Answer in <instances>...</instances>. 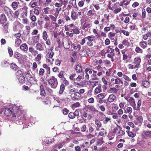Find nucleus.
Segmentation results:
<instances>
[{"mask_svg":"<svg viewBox=\"0 0 151 151\" xmlns=\"http://www.w3.org/2000/svg\"><path fill=\"white\" fill-rule=\"evenodd\" d=\"M48 82L51 87L52 88L55 89L58 86L57 80L54 76H52L48 80Z\"/></svg>","mask_w":151,"mask_h":151,"instance_id":"nucleus-1","label":"nucleus"},{"mask_svg":"<svg viewBox=\"0 0 151 151\" xmlns=\"http://www.w3.org/2000/svg\"><path fill=\"white\" fill-rule=\"evenodd\" d=\"M27 78L28 82L30 83L35 84L37 83V81L32 76L29 77L28 76V78Z\"/></svg>","mask_w":151,"mask_h":151,"instance_id":"nucleus-2","label":"nucleus"},{"mask_svg":"<svg viewBox=\"0 0 151 151\" xmlns=\"http://www.w3.org/2000/svg\"><path fill=\"white\" fill-rule=\"evenodd\" d=\"M20 23L19 22L16 21L13 23V30L16 31L19 29Z\"/></svg>","mask_w":151,"mask_h":151,"instance_id":"nucleus-3","label":"nucleus"},{"mask_svg":"<svg viewBox=\"0 0 151 151\" xmlns=\"http://www.w3.org/2000/svg\"><path fill=\"white\" fill-rule=\"evenodd\" d=\"M45 46V44H41L40 43H38L36 44L35 47L37 50L42 51L44 50Z\"/></svg>","mask_w":151,"mask_h":151,"instance_id":"nucleus-4","label":"nucleus"},{"mask_svg":"<svg viewBox=\"0 0 151 151\" xmlns=\"http://www.w3.org/2000/svg\"><path fill=\"white\" fill-rule=\"evenodd\" d=\"M20 49L26 52L28 50V47L26 43L22 44L20 47Z\"/></svg>","mask_w":151,"mask_h":151,"instance_id":"nucleus-5","label":"nucleus"},{"mask_svg":"<svg viewBox=\"0 0 151 151\" xmlns=\"http://www.w3.org/2000/svg\"><path fill=\"white\" fill-rule=\"evenodd\" d=\"M22 56V55L18 52H16L14 53V58H16L19 61H20L21 60V58Z\"/></svg>","mask_w":151,"mask_h":151,"instance_id":"nucleus-6","label":"nucleus"},{"mask_svg":"<svg viewBox=\"0 0 151 151\" xmlns=\"http://www.w3.org/2000/svg\"><path fill=\"white\" fill-rule=\"evenodd\" d=\"M6 18L4 14H2L0 16V22L1 24H4V23H5L6 21Z\"/></svg>","mask_w":151,"mask_h":151,"instance_id":"nucleus-7","label":"nucleus"},{"mask_svg":"<svg viewBox=\"0 0 151 151\" xmlns=\"http://www.w3.org/2000/svg\"><path fill=\"white\" fill-rule=\"evenodd\" d=\"M143 136L145 138L150 137L151 136V131H144Z\"/></svg>","mask_w":151,"mask_h":151,"instance_id":"nucleus-8","label":"nucleus"},{"mask_svg":"<svg viewBox=\"0 0 151 151\" xmlns=\"http://www.w3.org/2000/svg\"><path fill=\"white\" fill-rule=\"evenodd\" d=\"M115 98L116 96H115L113 94H111L109 96L107 101L110 103L112 102Z\"/></svg>","mask_w":151,"mask_h":151,"instance_id":"nucleus-9","label":"nucleus"},{"mask_svg":"<svg viewBox=\"0 0 151 151\" xmlns=\"http://www.w3.org/2000/svg\"><path fill=\"white\" fill-rule=\"evenodd\" d=\"M19 4V2L14 1L12 3L11 6L14 10H16L18 7V4Z\"/></svg>","mask_w":151,"mask_h":151,"instance_id":"nucleus-10","label":"nucleus"},{"mask_svg":"<svg viewBox=\"0 0 151 151\" xmlns=\"http://www.w3.org/2000/svg\"><path fill=\"white\" fill-rule=\"evenodd\" d=\"M63 45L64 48L66 49H68L70 47V45L68 40L64 42L63 43Z\"/></svg>","mask_w":151,"mask_h":151,"instance_id":"nucleus-11","label":"nucleus"},{"mask_svg":"<svg viewBox=\"0 0 151 151\" xmlns=\"http://www.w3.org/2000/svg\"><path fill=\"white\" fill-rule=\"evenodd\" d=\"M140 46L142 48L145 49L146 48L147 45V44L146 41H142L139 42Z\"/></svg>","mask_w":151,"mask_h":151,"instance_id":"nucleus-12","label":"nucleus"},{"mask_svg":"<svg viewBox=\"0 0 151 151\" xmlns=\"http://www.w3.org/2000/svg\"><path fill=\"white\" fill-rule=\"evenodd\" d=\"M71 17L73 21H75L78 18V16L76 12L72 11Z\"/></svg>","mask_w":151,"mask_h":151,"instance_id":"nucleus-13","label":"nucleus"},{"mask_svg":"<svg viewBox=\"0 0 151 151\" xmlns=\"http://www.w3.org/2000/svg\"><path fill=\"white\" fill-rule=\"evenodd\" d=\"M75 70L77 73L81 72L82 70V69L81 65L80 64L77 65L75 68Z\"/></svg>","mask_w":151,"mask_h":151,"instance_id":"nucleus-14","label":"nucleus"},{"mask_svg":"<svg viewBox=\"0 0 151 151\" xmlns=\"http://www.w3.org/2000/svg\"><path fill=\"white\" fill-rule=\"evenodd\" d=\"M12 111L10 110V109L8 108L5 110L4 114L6 116H10L12 114Z\"/></svg>","mask_w":151,"mask_h":151,"instance_id":"nucleus-15","label":"nucleus"},{"mask_svg":"<svg viewBox=\"0 0 151 151\" xmlns=\"http://www.w3.org/2000/svg\"><path fill=\"white\" fill-rule=\"evenodd\" d=\"M118 91V89H116L114 88H112L109 90V93H116Z\"/></svg>","mask_w":151,"mask_h":151,"instance_id":"nucleus-16","label":"nucleus"},{"mask_svg":"<svg viewBox=\"0 0 151 151\" xmlns=\"http://www.w3.org/2000/svg\"><path fill=\"white\" fill-rule=\"evenodd\" d=\"M101 91V85L99 84L95 89V92L96 93H98Z\"/></svg>","mask_w":151,"mask_h":151,"instance_id":"nucleus-17","label":"nucleus"},{"mask_svg":"<svg viewBox=\"0 0 151 151\" xmlns=\"http://www.w3.org/2000/svg\"><path fill=\"white\" fill-rule=\"evenodd\" d=\"M75 99H78L80 97V94L79 92H75L73 94V96L72 97Z\"/></svg>","mask_w":151,"mask_h":151,"instance_id":"nucleus-18","label":"nucleus"},{"mask_svg":"<svg viewBox=\"0 0 151 151\" xmlns=\"http://www.w3.org/2000/svg\"><path fill=\"white\" fill-rule=\"evenodd\" d=\"M65 89V86L63 84H61L60 86L59 93L60 94L63 93Z\"/></svg>","mask_w":151,"mask_h":151,"instance_id":"nucleus-19","label":"nucleus"},{"mask_svg":"<svg viewBox=\"0 0 151 151\" xmlns=\"http://www.w3.org/2000/svg\"><path fill=\"white\" fill-rule=\"evenodd\" d=\"M104 142V141L103 140V138L98 139L97 141V144L96 145L100 146Z\"/></svg>","mask_w":151,"mask_h":151,"instance_id":"nucleus-20","label":"nucleus"},{"mask_svg":"<svg viewBox=\"0 0 151 151\" xmlns=\"http://www.w3.org/2000/svg\"><path fill=\"white\" fill-rule=\"evenodd\" d=\"M19 78H18L19 82L20 83H24L25 81V77L23 76L20 77Z\"/></svg>","mask_w":151,"mask_h":151,"instance_id":"nucleus-21","label":"nucleus"},{"mask_svg":"<svg viewBox=\"0 0 151 151\" xmlns=\"http://www.w3.org/2000/svg\"><path fill=\"white\" fill-rule=\"evenodd\" d=\"M86 39H87L88 40V42H92V41H93V40L94 39L95 37L93 35H91L88 36L86 37Z\"/></svg>","mask_w":151,"mask_h":151,"instance_id":"nucleus-22","label":"nucleus"},{"mask_svg":"<svg viewBox=\"0 0 151 151\" xmlns=\"http://www.w3.org/2000/svg\"><path fill=\"white\" fill-rule=\"evenodd\" d=\"M16 75L18 79L20 77H21V76H23L21 70L17 71L16 73Z\"/></svg>","mask_w":151,"mask_h":151,"instance_id":"nucleus-23","label":"nucleus"},{"mask_svg":"<svg viewBox=\"0 0 151 151\" xmlns=\"http://www.w3.org/2000/svg\"><path fill=\"white\" fill-rule=\"evenodd\" d=\"M129 102H130V104L132 106H135L136 104L134 101V98L132 97H130V99H129Z\"/></svg>","mask_w":151,"mask_h":151,"instance_id":"nucleus-24","label":"nucleus"},{"mask_svg":"<svg viewBox=\"0 0 151 151\" xmlns=\"http://www.w3.org/2000/svg\"><path fill=\"white\" fill-rule=\"evenodd\" d=\"M22 41L20 39H16L15 45L16 47H18L22 43Z\"/></svg>","mask_w":151,"mask_h":151,"instance_id":"nucleus-25","label":"nucleus"},{"mask_svg":"<svg viewBox=\"0 0 151 151\" xmlns=\"http://www.w3.org/2000/svg\"><path fill=\"white\" fill-rule=\"evenodd\" d=\"M87 54V51L85 50H83L80 53V55L81 57L85 56Z\"/></svg>","mask_w":151,"mask_h":151,"instance_id":"nucleus-26","label":"nucleus"},{"mask_svg":"<svg viewBox=\"0 0 151 151\" xmlns=\"http://www.w3.org/2000/svg\"><path fill=\"white\" fill-rule=\"evenodd\" d=\"M25 9V12H23L22 14V17L23 18H25L27 16V7H25L24 8Z\"/></svg>","mask_w":151,"mask_h":151,"instance_id":"nucleus-27","label":"nucleus"},{"mask_svg":"<svg viewBox=\"0 0 151 151\" xmlns=\"http://www.w3.org/2000/svg\"><path fill=\"white\" fill-rule=\"evenodd\" d=\"M101 130H103L99 132V134L102 136H104L107 134V132L104 130V129L102 128Z\"/></svg>","mask_w":151,"mask_h":151,"instance_id":"nucleus-28","label":"nucleus"},{"mask_svg":"<svg viewBox=\"0 0 151 151\" xmlns=\"http://www.w3.org/2000/svg\"><path fill=\"white\" fill-rule=\"evenodd\" d=\"M141 59L139 57L135 58L134 60L135 64H140L141 63Z\"/></svg>","mask_w":151,"mask_h":151,"instance_id":"nucleus-29","label":"nucleus"},{"mask_svg":"<svg viewBox=\"0 0 151 151\" xmlns=\"http://www.w3.org/2000/svg\"><path fill=\"white\" fill-rule=\"evenodd\" d=\"M4 9L5 13L8 16L11 9L7 6H5Z\"/></svg>","mask_w":151,"mask_h":151,"instance_id":"nucleus-30","label":"nucleus"},{"mask_svg":"<svg viewBox=\"0 0 151 151\" xmlns=\"http://www.w3.org/2000/svg\"><path fill=\"white\" fill-rule=\"evenodd\" d=\"M114 49H111V54H108L107 55V57L109 58H111L113 57L115 55V54L114 52Z\"/></svg>","mask_w":151,"mask_h":151,"instance_id":"nucleus-31","label":"nucleus"},{"mask_svg":"<svg viewBox=\"0 0 151 151\" xmlns=\"http://www.w3.org/2000/svg\"><path fill=\"white\" fill-rule=\"evenodd\" d=\"M8 63L5 60L1 62V65L3 67H6L8 65Z\"/></svg>","mask_w":151,"mask_h":151,"instance_id":"nucleus-32","label":"nucleus"},{"mask_svg":"<svg viewBox=\"0 0 151 151\" xmlns=\"http://www.w3.org/2000/svg\"><path fill=\"white\" fill-rule=\"evenodd\" d=\"M90 24H86V23H85L83 25L82 27V29H85L86 28H89L90 27Z\"/></svg>","mask_w":151,"mask_h":151,"instance_id":"nucleus-33","label":"nucleus"},{"mask_svg":"<svg viewBox=\"0 0 151 151\" xmlns=\"http://www.w3.org/2000/svg\"><path fill=\"white\" fill-rule=\"evenodd\" d=\"M42 37L43 39L45 40H47V32L46 31H45L43 32Z\"/></svg>","mask_w":151,"mask_h":151,"instance_id":"nucleus-34","label":"nucleus"},{"mask_svg":"<svg viewBox=\"0 0 151 151\" xmlns=\"http://www.w3.org/2000/svg\"><path fill=\"white\" fill-rule=\"evenodd\" d=\"M97 96L99 99H102L104 98L105 96L104 95V93H101L98 94L97 95Z\"/></svg>","mask_w":151,"mask_h":151,"instance_id":"nucleus-35","label":"nucleus"},{"mask_svg":"<svg viewBox=\"0 0 151 151\" xmlns=\"http://www.w3.org/2000/svg\"><path fill=\"white\" fill-rule=\"evenodd\" d=\"M76 91V89L75 88H74L69 90V93L70 94L71 97H72L73 93H75Z\"/></svg>","mask_w":151,"mask_h":151,"instance_id":"nucleus-36","label":"nucleus"},{"mask_svg":"<svg viewBox=\"0 0 151 151\" xmlns=\"http://www.w3.org/2000/svg\"><path fill=\"white\" fill-rule=\"evenodd\" d=\"M87 129L86 126L85 125H83L81 127V130L82 132H85Z\"/></svg>","mask_w":151,"mask_h":151,"instance_id":"nucleus-37","label":"nucleus"},{"mask_svg":"<svg viewBox=\"0 0 151 151\" xmlns=\"http://www.w3.org/2000/svg\"><path fill=\"white\" fill-rule=\"evenodd\" d=\"M11 68L12 69L16 70L17 68V65L15 64L12 63L11 65Z\"/></svg>","mask_w":151,"mask_h":151,"instance_id":"nucleus-38","label":"nucleus"},{"mask_svg":"<svg viewBox=\"0 0 151 151\" xmlns=\"http://www.w3.org/2000/svg\"><path fill=\"white\" fill-rule=\"evenodd\" d=\"M14 14V13L13 12V11L11 9V10L10 11L9 13V14L8 15V17H9V18H12L13 17V14Z\"/></svg>","mask_w":151,"mask_h":151,"instance_id":"nucleus-39","label":"nucleus"},{"mask_svg":"<svg viewBox=\"0 0 151 151\" xmlns=\"http://www.w3.org/2000/svg\"><path fill=\"white\" fill-rule=\"evenodd\" d=\"M135 51L137 53H142L143 51L139 47H136L135 50Z\"/></svg>","mask_w":151,"mask_h":151,"instance_id":"nucleus-40","label":"nucleus"},{"mask_svg":"<svg viewBox=\"0 0 151 151\" xmlns=\"http://www.w3.org/2000/svg\"><path fill=\"white\" fill-rule=\"evenodd\" d=\"M88 108L89 110L93 112H95L96 111L95 108L93 106H89Z\"/></svg>","mask_w":151,"mask_h":151,"instance_id":"nucleus-41","label":"nucleus"},{"mask_svg":"<svg viewBox=\"0 0 151 151\" xmlns=\"http://www.w3.org/2000/svg\"><path fill=\"white\" fill-rule=\"evenodd\" d=\"M19 14V9L17 10L14 12V17L17 18L18 17Z\"/></svg>","mask_w":151,"mask_h":151,"instance_id":"nucleus-42","label":"nucleus"},{"mask_svg":"<svg viewBox=\"0 0 151 151\" xmlns=\"http://www.w3.org/2000/svg\"><path fill=\"white\" fill-rule=\"evenodd\" d=\"M73 34H78L80 33V31L77 28H75L72 29Z\"/></svg>","mask_w":151,"mask_h":151,"instance_id":"nucleus-43","label":"nucleus"},{"mask_svg":"<svg viewBox=\"0 0 151 151\" xmlns=\"http://www.w3.org/2000/svg\"><path fill=\"white\" fill-rule=\"evenodd\" d=\"M8 51L9 54L10 55V57H12L13 55V52L11 48L10 47H8Z\"/></svg>","mask_w":151,"mask_h":151,"instance_id":"nucleus-44","label":"nucleus"},{"mask_svg":"<svg viewBox=\"0 0 151 151\" xmlns=\"http://www.w3.org/2000/svg\"><path fill=\"white\" fill-rule=\"evenodd\" d=\"M30 19L33 22H35L36 20V17L34 15H31L30 14Z\"/></svg>","mask_w":151,"mask_h":151,"instance_id":"nucleus-45","label":"nucleus"},{"mask_svg":"<svg viewBox=\"0 0 151 151\" xmlns=\"http://www.w3.org/2000/svg\"><path fill=\"white\" fill-rule=\"evenodd\" d=\"M17 39H19L21 36V34L20 33H16L13 35Z\"/></svg>","mask_w":151,"mask_h":151,"instance_id":"nucleus-46","label":"nucleus"},{"mask_svg":"<svg viewBox=\"0 0 151 151\" xmlns=\"http://www.w3.org/2000/svg\"><path fill=\"white\" fill-rule=\"evenodd\" d=\"M115 84H119L120 83V79L118 77H117L114 80Z\"/></svg>","mask_w":151,"mask_h":151,"instance_id":"nucleus-47","label":"nucleus"},{"mask_svg":"<svg viewBox=\"0 0 151 151\" xmlns=\"http://www.w3.org/2000/svg\"><path fill=\"white\" fill-rule=\"evenodd\" d=\"M37 8H38V7H36L34 9V13L37 15H38L40 13L39 11Z\"/></svg>","mask_w":151,"mask_h":151,"instance_id":"nucleus-48","label":"nucleus"},{"mask_svg":"<svg viewBox=\"0 0 151 151\" xmlns=\"http://www.w3.org/2000/svg\"><path fill=\"white\" fill-rule=\"evenodd\" d=\"M49 9L50 8L48 7H47L45 8H44L43 9V11H44L45 14H49L48 10H49Z\"/></svg>","mask_w":151,"mask_h":151,"instance_id":"nucleus-49","label":"nucleus"},{"mask_svg":"<svg viewBox=\"0 0 151 151\" xmlns=\"http://www.w3.org/2000/svg\"><path fill=\"white\" fill-rule=\"evenodd\" d=\"M95 124L98 127H100L101 125V122L97 120H96Z\"/></svg>","mask_w":151,"mask_h":151,"instance_id":"nucleus-50","label":"nucleus"},{"mask_svg":"<svg viewBox=\"0 0 151 151\" xmlns=\"http://www.w3.org/2000/svg\"><path fill=\"white\" fill-rule=\"evenodd\" d=\"M87 54L88 55V56H89L90 57H92L93 55V51H92L89 50L87 51Z\"/></svg>","mask_w":151,"mask_h":151,"instance_id":"nucleus-51","label":"nucleus"},{"mask_svg":"<svg viewBox=\"0 0 151 151\" xmlns=\"http://www.w3.org/2000/svg\"><path fill=\"white\" fill-rule=\"evenodd\" d=\"M68 116L69 118L71 119H73L75 117L73 113L70 112L68 114Z\"/></svg>","mask_w":151,"mask_h":151,"instance_id":"nucleus-52","label":"nucleus"},{"mask_svg":"<svg viewBox=\"0 0 151 151\" xmlns=\"http://www.w3.org/2000/svg\"><path fill=\"white\" fill-rule=\"evenodd\" d=\"M85 0H81L79 2L78 5L79 6H82L84 4Z\"/></svg>","mask_w":151,"mask_h":151,"instance_id":"nucleus-53","label":"nucleus"},{"mask_svg":"<svg viewBox=\"0 0 151 151\" xmlns=\"http://www.w3.org/2000/svg\"><path fill=\"white\" fill-rule=\"evenodd\" d=\"M76 75V74L75 73L73 74L72 75H71L70 76V79L72 80L75 81L76 79L75 77Z\"/></svg>","mask_w":151,"mask_h":151,"instance_id":"nucleus-54","label":"nucleus"},{"mask_svg":"<svg viewBox=\"0 0 151 151\" xmlns=\"http://www.w3.org/2000/svg\"><path fill=\"white\" fill-rule=\"evenodd\" d=\"M46 90L50 94H52L53 93V91L49 88L47 87Z\"/></svg>","mask_w":151,"mask_h":151,"instance_id":"nucleus-55","label":"nucleus"},{"mask_svg":"<svg viewBox=\"0 0 151 151\" xmlns=\"http://www.w3.org/2000/svg\"><path fill=\"white\" fill-rule=\"evenodd\" d=\"M141 105V101L140 100H139L138 101L137 103V109L138 110H140V107Z\"/></svg>","mask_w":151,"mask_h":151,"instance_id":"nucleus-56","label":"nucleus"},{"mask_svg":"<svg viewBox=\"0 0 151 151\" xmlns=\"http://www.w3.org/2000/svg\"><path fill=\"white\" fill-rule=\"evenodd\" d=\"M69 112V111L66 108H65L63 110V113L64 115H67Z\"/></svg>","mask_w":151,"mask_h":151,"instance_id":"nucleus-57","label":"nucleus"},{"mask_svg":"<svg viewBox=\"0 0 151 151\" xmlns=\"http://www.w3.org/2000/svg\"><path fill=\"white\" fill-rule=\"evenodd\" d=\"M41 59V54H38L35 58L36 60L37 61H39Z\"/></svg>","mask_w":151,"mask_h":151,"instance_id":"nucleus-58","label":"nucleus"},{"mask_svg":"<svg viewBox=\"0 0 151 151\" xmlns=\"http://www.w3.org/2000/svg\"><path fill=\"white\" fill-rule=\"evenodd\" d=\"M94 14L92 13V11L91 10H89L87 12V14L88 16H93L94 15Z\"/></svg>","mask_w":151,"mask_h":151,"instance_id":"nucleus-59","label":"nucleus"},{"mask_svg":"<svg viewBox=\"0 0 151 151\" xmlns=\"http://www.w3.org/2000/svg\"><path fill=\"white\" fill-rule=\"evenodd\" d=\"M122 9L120 7L118 8L115 9L114 11V12L116 13L117 14L118 12H119Z\"/></svg>","mask_w":151,"mask_h":151,"instance_id":"nucleus-60","label":"nucleus"},{"mask_svg":"<svg viewBox=\"0 0 151 151\" xmlns=\"http://www.w3.org/2000/svg\"><path fill=\"white\" fill-rule=\"evenodd\" d=\"M60 63L61 62L60 60L59 59H56L55 60V63L56 65H57L58 66H59Z\"/></svg>","mask_w":151,"mask_h":151,"instance_id":"nucleus-61","label":"nucleus"},{"mask_svg":"<svg viewBox=\"0 0 151 151\" xmlns=\"http://www.w3.org/2000/svg\"><path fill=\"white\" fill-rule=\"evenodd\" d=\"M44 72L45 71L44 69L42 68H41L39 71V74L40 75L42 76L43 75Z\"/></svg>","mask_w":151,"mask_h":151,"instance_id":"nucleus-62","label":"nucleus"},{"mask_svg":"<svg viewBox=\"0 0 151 151\" xmlns=\"http://www.w3.org/2000/svg\"><path fill=\"white\" fill-rule=\"evenodd\" d=\"M80 106V103L79 102H77L73 104V106L74 107H78Z\"/></svg>","mask_w":151,"mask_h":151,"instance_id":"nucleus-63","label":"nucleus"},{"mask_svg":"<svg viewBox=\"0 0 151 151\" xmlns=\"http://www.w3.org/2000/svg\"><path fill=\"white\" fill-rule=\"evenodd\" d=\"M43 18L44 19V20L45 21H50V18L46 15H44Z\"/></svg>","mask_w":151,"mask_h":151,"instance_id":"nucleus-64","label":"nucleus"}]
</instances>
